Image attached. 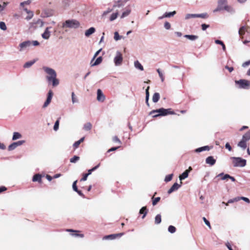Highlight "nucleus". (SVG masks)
<instances>
[{"mask_svg": "<svg viewBox=\"0 0 250 250\" xmlns=\"http://www.w3.org/2000/svg\"><path fill=\"white\" fill-rule=\"evenodd\" d=\"M242 140L246 142L250 140V130L243 135Z\"/></svg>", "mask_w": 250, "mask_h": 250, "instance_id": "19", "label": "nucleus"}, {"mask_svg": "<svg viewBox=\"0 0 250 250\" xmlns=\"http://www.w3.org/2000/svg\"><path fill=\"white\" fill-rule=\"evenodd\" d=\"M155 113H157V115H153L152 117L156 118L161 116H166L168 114L173 115L174 114V112L171 110V109H165L164 108H161L156 110H153L150 112L149 115H152Z\"/></svg>", "mask_w": 250, "mask_h": 250, "instance_id": "2", "label": "nucleus"}, {"mask_svg": "<svg viewBox=\"0 0 250 250\" xmlns=\"http://www.w3.org/2000/svg\"><path fill=\"white\" fill-rule=\"evenodd\" d=\"M103 58L102 57H99L95 61V62L91 64V66L97 65L101 63L102 62Z\"/></svg>", "mask_w": 250, "mask_h": 250, "instance_id": "30", "label": "nucleus"}, {"mask_svg": "<svg viewBox=\"0 0 250 250\" xmlns=\"http://www.w3.org/2000/svg\"><path fill=\"white\" fill-rule=\"evenodd\" d=\"M36 62V60H34L31 61L27 62H25L23 65L24 68H29L31 67L35 62Z\"/></svg>", "mask_w": 250, "mask_h": 250, "instance_id": "25", "label": "nucleus"}, {"mask_svg": "<svg viewBox=\"0 0 250 250\" xmlns=\"http://www.w3.org/2000/svg\"><path fill=\"white\" fill-rule=\"evenodd\" d=\"M116 238V235L114 234H110L108 235H106L104 237V239H110V240H113Z\"/></svg>", "mask_w": 250, "mask_h": 250, "instance_id": "40", "label": "nucleus"}, {"mask_svg": "<svg viewBox=\"0 0 250 250\" xmlns=\"http://www.w3.org/2000/svg\"><path fill=\"white\" fill-rule=\"evenodd\" d=\"M131 12V10L129 9H126L124 12H123L121 18H124L129 15Z\"/></svg>", "mask_w": 250, "mask_h": 250, "instance_id": "29", "label": "nucleus"}, {"mask_svg": "<svg viewBox=\"0 0 250 250\" xmlns=\"http://www.w3.org/2000/svg\"><path fill=\"white\" fill-rule=\"evenodd\" d=\"M139 213H140V214H143V215L142 216V218L144 219L146 217V216L147 213V209L146 207H142L140 209Z\"/></svg>", "mask_w": 250, "mask_h": 250, "instance_id": "20", "label": "nucleus"}, {"mask_svg": "<svg viewBox=\"0 0 250 250\" xmlns=\"http://www.w3.org/2000/svg\"><path fill=\"white\" fill-rule=\"evenodd\" d=\"M59 120H57L55 123V124H54V125L53 127L54 130L55 131H57L59 129Z\"/></svg>", "mask_w": 250, "mask_h": 250, "instance_id": "50", "label": "nucleus"}, {"mask_svg": "<svg viewBox=\"0 0 250 250\" xmlns=\"http://www.w3.org/2000/svg\"><path fill=\"white\" fill-rule=\"evenodd\" d=\"M88 176V175L87 173L83 174V178L81 179V181H86Z\"/></svg>", "mask_w": 250, "mask_h": 250, "instance_id": "62", "label": "nucleus"}, {"mask_svg": "<svg viewBox=\"0 0 250 250\" xmlns=\"http://www.w3.org/2000/svg\"><path fill=\"white\" fill-rule=\"evenodd\" d=\"M53 11L50 9L44 10L42 13V16L44 18L51 17L53 15Z\"/></svg>", "mask_w": 250, "mask_h": 250, "instance_id": "13", "label": "nucleus"}, {"mask_svg": "<svg viewBox=\"0 0 250 250\" xmlns=\"http://www.w3.org/2000/svg\"><path fill=\"white\" fill-rule=\"evenodd\" d=\"M32 45V42L30 41H27L21 43L19 45L20 51H22L23 49L30 46Z\"/></svg>", "mask_w": 250, "mask_h": 250, "instance_id": "7", "label": "nucleus"}, {"mask_svg": "<svg viewBox=\"0 0 250 250\" xmlns=\"http://www.w3.org/2000/svg\"><path fill=\"white\" fill-rule=\"evenodd\" d=\"M123 58L122 53L120 51H117L114 58V62L116 66H120L122 64Z\"/></svg>", "mask_w": 250, "mask_h": 250, "instance_id": "6", "label": "nucleus"}, {"mask_svg": "<svg viewBox=\"0 0 250 250\" xmlns=\"http://www.w3.org/2000/svg\"><path fill=\"white\" fill-rule=\"evenodd\" d=\"M35 24H39L40 27H42L44 25V22L40 19H39L37 21Z\"/></svg>", "mask_w": 250, "mask_h": 250, "instance_id": "55", "label": "nucleus"}, {"mask_svg": "<svg viewBox=\"0 0 250 250\" xmlns=\"http://www.w3.org/2000/svg\"><path fill=\"white\" fill-rule=\"evenodd\" d=\"M235 83L239 85L240 88L248 89L250 86V81L247 80L241 79L236 81Z\"/></svg>", "mask_w": 250, "mask_h": 250, "instance_id": "5", "label": "nucleus"}, {"mask_svg": "<svg viewBox=\"0 0 250 250\" xmlns=\"http://www.w3.org/2000/svg\"><path fill=\"white\" fill-rule=\"evenodd\" d=\"M124 5V4L121 1H118L114 4L113 8H115L116 7H120L123 6Z\"/></svg>", "mask_w": 250, "mask_h": 250, "instance_id": "52", "label": "nucleus"}, {"mask_svg": "<svg viewBox=\"0 0 250 250\" xmlns=\"http://www.w3.org/2000/svg\"><path fill=\"white\" fill-rule=\"evenodd\" d=\"M250 64V60H249V61H246L245 62H244L242 64V66L243 67H246V66L249 65Z\"/></svg>", "mask_w": 250, "mask_h": 250, "instance_id": "63", "label": "nucleus"}, {"mask_svg": "<svg viewBox=\"0 0 250 250\" xmlns=\"http://www.w3.org/2000/svg\"><path fill=\"white\" fill-rule=\"evenodd\" d=\"M227 0H218V5L223 8L224 7V5H226Z\"/></svg>", "mask_w": 250, "mask_h": 250, "instance_id": "41", "label": "nucleus"}, {"mask_svg": "<svg viewBox=\"0 0 250 250\" xmlns=\"http://www.w3.org/2000/svg\"><path fill=\"white\" fill-rule=\"evenodd\" d=\"M196 18H197V14H188L185 16L186 20Z\"/></svg>", "mask_w": 250, "mask_h": 250, "instance_id": "37", "label": "nucleus"}, {"mask_svg": "<svg viewBox=\"0 0 250 250\" xmlns=\"http://www.w3.org/2000/svg\"><path fill=\"white\" fill-rule=\"evenodd\" d=\"M134 66L136 68L138 69L141 71L144 70V67L138 61H136L134 62Z\"/></svg>", "mask_w": 250, "mask_h": 250, "instance_id": "24", "label": "nucleus"}, {"mask_svg": "<svg viewBox=\"0 0 250 250\" xmlns=\"http://www.w3.org/2000/svg\"><path fill=\"white\" fill-rule=\"evenodd\" d=\"M164 27L166 29L169 30L171 27V25L168 22L166 21L164 23Z\"/></svg>", "mask_w": 250, "mask_h": 250, "instance_id": "56", "label": "nucleus"}, {"mask_svg": "<svg viewBox=\"0 0 250 250\" xmlns=\"http://www.w3.org/2000/svg\"><path fill=\"white\" fill-rule=\"evenodd\" d=\"M97 100L98 102H103L105 100V97L101 89H98L97 90Z\"/></svg>", "mask_w": 250, "mask_h": 250, "instance_id": "9", "label": "nucleus"}, {"mask_svg": "<svg viewBox=\"0 0 250 250\" xmlns=\"http://www.w3.org/2000/svg\"><path fill=\"white\" fill-rule=\"evenodd\" d=\"M209 26V25L208 24H205V23H203L201 25V27H202V29L203 30V31H205L208 28Z\"/></svg>", "mask_w": 250, "mask_h": 250, "instance_id": "60", "label": "nucleus"}, {"mask_svg": "<svg viewBox=\"0 0 250 250\" xmlns=\"http://www.w3.org/2000/svg\"><path fill=\"white\" fill-rule=\"evenodd\" d=\"M80 159V157L77 156H74L70 159V162L72 163H75Z\"/></svg>", "mask_w": 250, "mask_h": 250, "instance_id": "45", "label": "nucleus"}, {"mask_svg": "<svg viewBox=\"0 0 250 250\" xmlns=\"http://www.w3.org/2000/svg\"><path fill=\"white\" fill-rule=\"evenodd\" d=\"M216 160L213 156H208L206 159V163L210 166H213L215 164Z\"/></svg>", "mask_w": 250, "mask_h": 250, "instance_id": "14", "label": "nucleus"}, {"mask_svg": "<svg viewBox=\"0 0 250 250\" xmlns=\"http://www.w3.org/2000/svg\"><path fill=\"white\" fill-rule=\"evenodd\" d=\"M223 9L225 10L226 11L230 13H233L234 12V10H233V9L231 6H229V5H224Z\"/></svg>", "mask_w": 250, "mask_h": 250, "instance_id": "28", "label": "nucleus"}, {"mask_svg": "<svg viewBox=\"0 0 250 250\" xmlns=\"http://www.w3.org/2000/svg\"><path fill=\"white\" fill-rule=\"evenodd\" d=\"M51 28V27H47L46 28L44 32L42 34V37L43 39L48 40L50 38L51 32L49 29Z\"/></svg>", "mask_w": 250, "mask_h": 250, "instance_id": "11", "label": "nucleus"}, {"mask_svg": "<svg viewBox=\"0 0 250 250\" xmlns=\"http://www.w3.org/2000/svg\"><path fill=\"white\" fill-rule=\"evenodd\" d=\"M157 72L159 74V76L161 80V81L162 82H163L164 81V75H163L162 72H161V71L160 70V69H157Z\"/></svg>", "mask_w": 250, "mask_h": 250, "instance_id": "47", "label": "nucleus"}, {"mask_svg": "<svg viewBox=\"0 0 250 250\" xmlns=\"http://www.w3.org/2000/svg\"><path fill=\"white\" fill-rule=\"evenodd\" d=\"M118 12L116 11V12L113 13L110 17L109 20L111 21L115 20L118 17Z\"/></svg>", "mask_w": 250, "mask_h": 250, "instance_id": "34", "label": "nucleus"}, {"mask_svg": "<svg viewBox=\"0 0 250 250\" xmlns=\"http://www.w3.org/2000/svg\"><path fill=\"white\" fill-rule=\"evenodd\" d=\"M239 200H240V197H235V198H234L233 199L229 200V201L228 202V203H234V202H238Z\"/></svg>", "mask_w": 250, "mask_h": 250, "instance_id": "44", "label": "nucleus"}, {"mask_svg": "<svg viewBox=\"0 0 250 250\" xmlns=\"http://www.w3.org/2000/svg\"><path fill=\"white\" fill-rule=\"evenodd\" d=\"M122 38V36H120L118 32L114 33V39L115 41H118Z\"/></svg>", "mask_w": 250, "mask_h": 250, "instance_id": "51", "label": "nucleus"}, {"mask_svg": "<svg viewBox=\"0 0 250 250\" xmlns=\"http://www.w3.org/2000/svg\"><path fill=\"white\" fill-rule=\"evenodd\" d=\"M238 146L244 150L247 147V142L241 140L238 144Z\"/></svg>", "mask_w": 250, "mask_h": 250, "instance_id": "22", "label": "nucleus"}, {"mask_svg": "<svg viewBox=\"0 0 250 250\" xmlns=\"http://www.w3.org/2000/svg\"><path fill=\"white\" fill-rule=\"evenodd\" d=\"M113 11V9L108 8L107 10L104 11L102 15V17L104 18L105 16H106L108 13L111 12Z\"/></svg>", "mask_w": 250, "mask_h": 250, "instance_id": "53", "label": "nucleus"}, {"mask_svg": "<svg viewBox=\"0 0 250 250\" xmlns=\"http://www.w3.org/2000/svg\"><path fill=\"white\" fill-rule=\"evenodd\" d=\"M176 13L175 11L170 12H166L164 14V17H166V18H170L174 16L176 14Z\"/></svg>", "mask_w": 250, "mask_h": 250, "instance_id": "35", "label": "nucleus"}, {"mask_svg": "<svg viewBox=\"0 0 250 250\" xmlns=\"http://www.w3.org/2000/svg\"><path fill=\"white\" fill-rule=\"evenodd\" d=\"M16 147V144L14 142L9 146L8 149L9 151H11L15 149Z\"/></svg>", "mask_w": 250, "mask_h": 250, "instance_id": "46", "label": "nucleus"}, {"mask_svg": "<svg viewBox=\"0 0 250 250\" xmlns=\"http://www.w3.org/2000/svg\"><path fill=\"white\" fill-rule=\"evenodd\" d=\"M208 17L207 13H204L201 14H197V18H200L202 19H207Z\"/></svg>", "mask_w": 250, "mask_h": 250, "instance_id": "38", "label": "nucleus"}, {"mask_svg": "<svg viewBox=\"0 0 250 250\" xmlns=\"http://www.w3.org/2000/svg\"><path fill=\"white\" fill-rule=\"evenodd\" d=\"M32 181L41 183L42 181V175L40 174H35L33 177Z\"/></svg>", "mask_w": 250, "mask_h": 250, "instance_id": "18", "label": "nucleus"}, {"mask_svg": "<svg viewBox=\"0 0 250 250\" xmlns=\"http://www.w3.org/2000/svg\"><path fill=\"white\" fill-rule=\"evenodd\" d=\"M203 220L206 225L209 228V229H211V227L210 224V222L205 217H203Z\"/></svg>", "mask_w": 250, "mask_h": 250, "instance_id": "49", "label": "nucleus"}, {"mask_svg": "<svg viewBox=\"0 0 250 250\" xmlns=\"http://www.w3.org/2000/svg\"><path fill=\"white\" fill-rule=\"evenodd\" d=\"M209 150H210V147L208 146H204L196 148L195 150V152H196L197 153H199V152H202L203 151H209Z\"/></svg>", "mask_w": 250, "mask_h": 250, "instance_id": "15", "label": "nucleus"}, {"mask_svg": "<svg viewBox=\"0 0 250 250\" xmlns=\"http://www.w3.org/2000/svg\"><path fill=\"white\" fill-rule=\"evenodd\" d=\"M176 228L172 225L169 226L168 228V231L171 233H174L176 231Z\"/></svg>", "mask_w": 250, "mask_h": 250, "instance_id": "43", "label": "nucleus"}, {"mask_svg": "<svg viewBox=\"0 0 250 250\" xmlns=\"http://www.w3.org/2000/svg\"><path fill=\"white\" fill-rule=\"evenodd\" d=\"M247 26H243L241 27L238 31L239 35L242 36L246 32Z\"/></svg>", "mask_w": 250, "mask_h": 250, "instance_id": "26", "label": "nucleus"}, {"mask_svg": "<svg viewBox=\"0 0 250 250\" xmlns=\"http://www.w3.org/2000/svg\"><path fill=\"white\" fill-rule=\"evenodd\" d=\"M240 200H242L247 203H250V200L249 198L245 197H240Z\"/></svg>", "mask_w": 250, "mask_h": 250, "instance_id": "59", "label": "nucleus"}, {"mask_svg": "<svg viewBox=\"0 0 250 250\" xmlns=\"http://www.w3.org/2000/svg\"><path fill=\"white\" fill-rule=\"evenodd\" d=\"M81 143L78 141H76L75 142L74 144H73V147L75 148H77L79 147L80 144Z\"/></svg>", "mask_w": 250, "mask_h": 250, "instance_id": "64", "label": "nucleus"}, {"mask_svg": "<svg viewBox=\"0 0 250 250\" xmlns=\"http://www.w3.org/2000/svg\"><path fill=\"white\" fill-rule=\"evenodd\" d=\"M77 181H75L73 182V184H72V188H73V189L76 191H77L78 190V188H77Z\"/></svg>", "mask_w": 250, "mask_h": 250, "instance_id": "58", "label": "nucleus"}, {"mask_svg": "<svg viewBox=\"0 0 250 250\" xmlns=\"http://www.w3.org/2000/svg\"><path fill=\"white\" fill-rule=\"evenodd\" d=\"M71 98H72V102L73 104L79 103V100H78V98L76 96V95L74 92H72V93H71Z\"/></svg>", "mask_w": 250, "mask_h": 250, "instance_id": "27", "label": "nucleus"}, {"mask_svg": "<svg viewBox=\"0 0 250 250\" xmlns=\"http://www.w3.org/2000/svg\"><path fill=\"white\" fill-rule=\"evenodd\" d=\"M182 182L181 181L180 184H178L177 183H175L172 187L169 189L167 191L168 194H171L173 192L177 190L181 187Z\"/></svg>", "mask_w": 250, "mask_h": 250, "instance_id": "10", "label": "nucleus"}, {"mask_svg": "<svg viewBox=\"0 0 250 250\" xmlns=\"http://www.w3.org/2000/svg\"><path fill=\"white\" fill-rule=\"evenodd\" d=\"M218 177H220V176H222V178H221V179L222 180H225L228 178H229V174H226L225 175H224V173H220L219 174H218L217 175Z\"/></svg>", "mask_w": 250, "mask_h": 250, "instance_id": "42", "label": "nucleus"}, {"mask_svg": "<svg viewBox=\"0 0 250 250\" xmlns=\"http://www.w3.org/2000/svg\"><path fill=\"white\" fill-rule=\"evenodd\" d=\"M172 177H173L172 174L167 175L165 178V181L166 182H168L172 180Z\"/></svg>", "mask_w": 250, "mask_h": 250, "instance_id": "48", "label": "nucleus"}, {"mask_svg": "<svg viewBox=\"0 0 250 250\" xmlns=\"http://www.w3.org/2000/svg\"><path fill=\"white\" fill-rule=\"evenodd\" d=\"M160 98V96L159 93H155L152 97V101L154 103H157L158 102Z\"/></svg>", "mask_w": 250, "mask_h": 250, "instance_id": "23", "label": "nucleus"}, {"mask_svg": "<svg viewBox=\"0 0 250 250\" xmlns=\"http://www.w3.org/2000/svg\"><path fill=\"white\" fill-rule=\"evenodd\" d=\"M113 141L114 142H118L119 144L121 143V142L120 141V139L116 136H114L113 138Z\"/></svg>", "mask_w": 250, "mask_h": 250, "instance_id": "61", "label": "nucleus"}, {"mask_svg": "<svg viewBox=\"0 0 250 250\" xmlns=\"http://www.w3.org/2000/svg\"><path fill=\"white\" fill-rule=\"evenodd\" d=\"M52 96L53 92L51 90H49L47 94V99L43 105V108H45L49 105V104L50 103L51 101Z\"/></svg>", "mask_w": 250, "mask_h": 250, "instance_id": "8", "label": "nucleus"}, {"mask_svg": "<svg viewBox=\"0 0 250 250\" xmlns=\"http://www.w3.org/2000/svg\"><path fill=\"white\" fill-rule=\"evenodd\" d=\"M192 170L191 167H189L188 169L186 170L182 174L179 176V179L181 181L186 179L188 176L189 172Z\"/></svg>", "mask_w": 250, "mask_h": 250, "instance_id": "12", "label": "nucleus"}, {"mask_svg": "<svg viewBox=\"0 0 250 250\" xmlns=\"http://www.w3.org/2000/svg\"><path fill=\"white\" fill-rule=\"evenodd\" d=\"M160 200V197H158L155 198L152 201V205L153 206L156 205L157 203Z\"/></svg>", "mask_w": 250, "mask_h": 250, "instance_id": "57", "label": "nucleus"}, {"mask_svg": "<svg viewBox=\"0 0 250 250\" xmlns=\"http://www.w3.org/2000/svg\"><path fill=\"white\" fill-rule=\"evenodd\" d=\"M184 37L192 41L198 39V36L194 35H185Z\"/></svg>", "mask_w": 250, "mask_h": 250, "instance_id": "17", "label": "nucleus"}, {"mask_svg": "<svg viewBox=\"0 0 250 250\" xmlns=\"http://www.w3.org/2000/svg\"><path fill=\"white\" fill-rule=\"evenodd\" d=\"M91 128H92V125L89 122L85 123L83 125V129L86 131L91 130Z\"/></svg>", "mask_w": 250, "mask_h": 250, "instance_id": "32", "label": "nucleus"}, {"mask_svg": "<svg viewBox=\"0 0 250 250\" xmlns=\"http://www.w3.org/2000/svg\"><path fill=\"white\" fill-rule=\"evenodd\" d=\"M95 28L94 27H90L85 32V36L87 37L90 36L95 32Z\"/></svg>", "mask_w": 250, "mask_h": 250, "instance_id": "16", "label": "nucleus"}, {"mask_svg": "<svg viewBox=\"0 0 250 250\" xmlns=\"http://www.w3.org/2000/svg\"><path fill=\"white\" fill-rule=\"evenodd\" d=\"M215 43L218 44H221V46L222 47V49H223V51H226V49L225 45L222 41L219 40H215Z\"/></svg>", "mask_w": 250, "mask_h": 250, "instance_id": "36", "label": "nucleus"}, {"mask_svg": "<svg viewBox=\"0 0 250 250\" xmlns=\"http://www.w3.org/2000/svg\"><path fill=\"white\" fill-rule=\"evenodd\" d=\"M0 28L2 30H6V26L5 23L3 21L0 22Z\"/></svg>", "mask_w": 250, "mask_h": 250, "instance_id": "54", "label": "nucleus"}, {"mask_svg": "<svg viewBox=\"0 0 250 250\" xmlns=\"http://www.w3.org/2000/svg\"><path fill=\"white\" fill-rule=\"evenodd\" d=\"M231 159L235 167H244L246 165V160L240 157H232Z\"/></svg>", "mask_w": 250, "mask_h": 250, "instance_id": "4", "label": "nucleus"}, {"mask_svg": "<svg viewBox=\"0 0 250 250\" xmlns=\"http://www.w3.org/2000/svg\"><path fill=\"white\" fill-rule=\"evenodd\" d=\"M44 71L48 74L46 79L48 83L52 82V86L55 87L59 84V80L57 79L56 71L52 68L46 66L43 67Z\"/></svg>", "mask_w": 250, "mask_h": 250, "instance_id": "1", "label": "nucleus"}, {"mask_svg": "<svg viewBox=\"0 0 250 250\" xmlns=\"http://www.w3.org/2000/svg\"><path fill=\"white\" fill-rule=\"evenodd\" d=\"M80 22L76 20H68L63 22L62 27L63 28H69L76 29L80 26Z\"/></svg>", "mask_w": 250, "mask_h": 250, "instance_id": "3", "label": "nucleus"}, {"mask_svg": "<svg viewBox=\"0 0 250 250\" xmlns=\"http://www.w3.org/2000/svg\"><path fill=\"white\" fill-rule=\"evenodd\" d=\"M24 10L26 11L27 13L28 14V15L25 18V19L27 20V21H29L32 18V17L33 16V13L32 12L28 10L27 9H25Z\"/></svg>", "mask_w": 250, "mask_h": 250, "instance_id": "31", "label": "nucleus"}, {"mask_svg": "<svg viewBox=\"0 0 250 250\" xmlns=\"http://www.w3.org/2000/svg\"><path fill=\"white\" fill-rule=\"evenodd\" d=\"M21 137V135L17 132H15L13 133L12 140H16L17 139H20Z\"/></svg>", "mask_w": 250, "mask_h": 250, "instance_id": "33", "label": "nucleus"}, {"mask_svg": "<svg viewBox=\"0 0 250 250\" xmlns=\"http://www.w3.org/2000/svg\"><path fill=\"white\" fill-rule=\"evenodd\" d=\"M161 222V216L160 214H157L155 218V223L159 224Z\"/></svg>", "mask_w": 250, "mask_h": 250, "instance_id": "39", "label": "nucleus"}, {"mask_svg": "<svg viewBox=\"0 0 250 250\" xmlns=\"http://www.w3.org/2000/svg\"><path fill=\"white\" fill-rule=\"evenodd\" d=\"M149 86H147L146 89V103L148 106H149V104L148 103L149 93Z\"/></svg>", "mask_w": 250, "mask_h": 250, "instance_id": "21", "label": "nucleus"}]
</instances>
